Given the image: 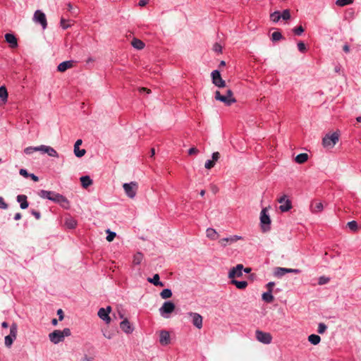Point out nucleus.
I'll return each mask as SVG.
<instances>
[{"label":"nucleus","instance_id":"1","mask_svg":"<svg viewBox=\"0 0 361 361\" xmlns=\"http://www.w3.org/2000/svg\"><path fill=\"white\" fill-rule=\"evenodd\" d=\"M215 99L224 102L227 106H230L231 104L235 102L236 101L233 97V92L231 90H227L226 94L224 95H222L219 91H216Z\"/></svg>","mask_w":361,"mask_h":361},{"label":"nucleus","instance_id":"2","mask_svg":"<svg viewBox=\"0 0 361 361\" xmlns=\"http://www.w3.org/2000/svg\"><path fill=\"white\" fill-rule=\"evenodd\" d=\"M339 140V134L334 132L332 134L326 135L322 139V145L325 148H332Z\"/></svg>","mask_w":361,"mask_h":361},{"label":"nucleus","instance_id":"3","mask_svg":"<svg viewBox=\"0 0 361 361\" xmlns=\"http://www.w3.org/2000/svg\"><path fill=\"white\" fill-rule=\"evenodd\" d=\"M18 332V325L16 323H13L10 327V334L5 336L4 343L6 347L10 348L16 339Z\"/></svg>","mask_w":361,"mask_h":361},{"label":"nucleus","instance_id":"4","mask_svg":"<svg viewBox=\"0 0 361 361\" xmlns=\"http://www.w3.org/2000/svg\"><path fill=\"white\" fill-rule=\"evenodd\" d=\"M176 308L175 304L171 301H166L159 308V314L164 318H169V314L174 311Z\"/></svg>","mask_w":361,"mask_h":361},{"label":"nucleus","instance_id":"5","mask_svg":"<svg viewBox=\"0 0 361 361\" xmlns=\"http://www.w3.org/2000/svg\"><path fill=\"white\" fill-rule=\"evenodd\" d=\"M260 223L262 224V229L266 232L270 229L271 219L267 214V208H264L260 213Z\"/></svg>","mask_w":361,"mask_h":361},{"label":"nucleus","instance_id":"6","mask_svg":"<svg viewBox=\"0 0 361 361\" xmlns=\"http://www.w3.org/2000/svg\"><path fill=\"white\" fill-rule=\"evenodd\" d=\"M123 190L126 194V195L133 199L135 197L138 185L136 182H130L129 183H124L123 185Z\"/></svg>","mask_w":361,"mask_h":361},{"label":"nucleus","instance_id":"7","mask_svg":"<svg viewBox=\"0 0 361 361\" xmlns=\"http://www.w3.org/2000/svg\"><path fill=\"white\" fill-rule=\"evenodd\" d=\"M39 196L43 199L49 200L54 202H57L59 201V197H60L61 194L55 192L54 191H49L45 190H41L39 193Z\"/></svg>","mask_w":361,"mask_h":361},{"label":"nucleus","instance_id":"8","mask_svg":"<svg viewBox=\"0 0 361 361\" xmlns=\"http://www.w3.org/2000/svg\"><path fill=\"white\" fill-rule=\"evenodd\" d=\"M255 334L257 340L264 344H269L272 341V336L269 333L257 330Z\"/></svg>","mask_w":361,"mask_h":361},{"label":"nucleus","instance_id":"9","mask_svg":"<svg viewBox=\"0 0 361 361\" xmlns=\"http://www.w3.org/2000/svg\"><path fill=\"white\" fill-rule=\"evenodd\" d=\"M212 79L214 85L218 87H224L226 82L221 78L220 72L218 70H214L212 72Z\"/></svg>","mask_w":361,"mask_h":361},{"label":"nucleus","instance_id":"10","mask_svg":"<svg viewBox=\"0 0 361 361\" xmlns=\"http://www.w3.org/2000/svg\"><path fill=\"white\" fill-rule=\"evenodd\" d=\"M278 202L281 204V205L279 206V209L282 212H288L292 208L291 202L290 200L287 199L286 195L281 196L278 200Z\"/></svg>","mask_w":361,"mask_h":361},{"label":"nucleus","instance_id":"11","mask_svg":"<svg viewBox=\"0 0 361 361\" xmlns=\"http://www.w3.org/2000/svg\"><path fill=\"white\" fill-rule=\"evenodd\" d=\"M34 21L39 23L43 29H45L47 26V18L45 14L39 10L35 12Z\"/></svg>","mask_w":361,"mask_h":361},{"label":"nucleus","instance_id":"12","mask_svg":"<svg viewBox=\"0 0 361 361\" xmlns=\"http://www.w3.org/2000/svg\"><path fill=\"white\" fill-rule=\"evenodd\" d=\"M111 307L108 306L106 308H100L98 311V316L100 319L104 320L106 324H109L111 322V318L109 317V313L111 312Z\"/></svg>","mask_w":361,"mask_h":361},{"label":"nucleus","instance_id":"13","mask_svg":"<svg viewBox=\"0 0 361 361\" xmlns=\"http://www.w3.org/2000/svg\"><path fill=\"white\" fill-rule=\"evenodd\" d=\"M243 265L241 264H237L233 267L228 272V278L234 279L235 277H240L243 275Z\"/></svg>","mask_w":361,"mask_h":361},{"label":"nucleus","instance_id":"14","mask_svg":"<svg viewBox=\"0 0 361 361\" xmlns=\"http://www.w3.org/2000/svg\"><path fill=\"white\" fill-rule=\"evenodd\" d=\"M188 315L192 318V324L200 329L202 327V317L196 312H189Z\"/></svg>","mask_w":361,"mask_h":361},{"label":"nucleus","instance_id":"15","mask_svg":"<svg viewBox=\"0 0 361 361\" xmlns=\"http://www.w3.org/2000/svg\"><path fill=\"white\" fill-rule=\"evenodd\" d=\"M49 340L54 344H57L63 341V336L60 330H55L49 334Z\"/></svg>","mask_w":361,"mask_h":361},{"label":"nucleus","instance_id":"16","mask_svg":"<svg viewBox=\"0 0 361 361\" xmlns=\"http://www.w3.org/2000/svg\"><path fill=\"white\" fill-rule=\"evenodd\" d=\"M287 273L299 274V273H300V270H299L298 269H288V268L278 267L276 269L274 274H275V276H276L278 277H281Z\"/></svg>","mask_w":361,"mask_h":361},{"label":"nucleus","instance_id":"17","mask_svg":"<svg viewBox=\"0 0 361 361\" xmlns=\"http://www.w3.org/2000/svg\"><path fill=\"white\" fill-rule=\"evenodd\" d=\"M241 238H242L241 236L235 235H232V236H230L228 238H224L219 240V243L222 247H226L228 244H232L233 243H235L236 241H238V240H240Z\"/></svg>","mask_w":361,"mask_h":361},{"label":"nucleus","instance_id":"18","mask_svg":"<svg viewBox=\"0 0 361 361\" xmlns=\"http://www.w3.org/2000/svg\"><path fill=\"white\" fill-rule=\"evenodd\" d=\"M159 343L162 345H167L170 343V335L169 331L162 330L159 334Z\"/></svg>","mask_w":361,"mask_h":361},{"label":"nucleus","instance_id":"19","mask_svg":"<svg viewBox=\"0 0 361 361\" xmlns=\"http://www.w3.org/2000/svg\"><path fill=\"white\" fill-rule=\"evenodd\" d=\"M120 327L126 334H131L133 331V328L132 327L130 322L127 319H124L120 323Z\"/></svg>","mask_w":361,"mask_h":361},{"label":"nucleus","instance_id":"20","mask_svg":"<svg viewBox=\"0 0 361 361\" xmlns=\"http://www.w3.org/2000/svg\"><path fill=\"white\" fill-rule=\"evenodd\" d=\"M82 144V140H78L74 145V153L77 157H82L85 155L86 151L84 149H80V145Z\"/></svg>","mask_w":361,"mask_h":361},{"label":"nucleus","instance_id":"21","mask_svg":"<svg viewBox=\"0 0 361 361\" xmlns=\"http://www.w3.org/2000/svg\"><path fill=\"white\" fill-rule=\"evenodd\" d=\"M6 41L9 44L11 48H16L18 47V42L14 35L6 33L5 35Z\"/></svg>","mask_w":361,"mask_h":361},{"label":"nucleus","instance_id":"22","mask_svg":"<svg viewBox=\"0 0 361 361\" xmlns=\"http://www.w3.org/2000/svg\"><path fill=\"white\" fill-rule=\"evenodd\" d=\"M16 200L20 203V207L22 209H25L28 207L29 204L27 202L26 195H18L16 197Z\"/></svg>","mask_w":361,"mask_h":361},{"label":"nucleus","instance_id":"23","mask_svg":"<svg viewBox=\"0 0 361 361\" xmlns=\"http://www.w3.org/2000/svg\"><path fill=\"white\" fill-rule=\"evenodd\" d=\"M73 61H66L59 64L57 70L59 72H64L73 66Z\"/></svg>","mask_w":361,"mask_h":361},{"label":"nucleus","instance_id":"24","mask_svg":"<svg viewBox=\"0 0 361 361\" xmlns=\"http://www.w3.org/2000/svg\"><path fill=\"white\" fill-rule=\"evenodd\" d=\"M147 281L156 286L163 287L164 286V283L160 281L158 274H154L152 278H148Z\"/></svg>","mask_w":361,"mask_h":361},{"label":"nucleus","instance_id":"25","mask_svg":"<svg viewBox=\"0 0 361 361\" xmlns=\"http://www.w3.org/2000/svg\"><path fill=\"white\" fill-rule=\"evenodd\" d=\"M56 203L59 204L61 207L66 209H69L70 207L69 201L62 195H60V197H59V201H57Z\"/></svg>","mask_w":361,"mask_h":361},{"label":"nucleus","instance_id":"26","mask_svg":"<svg viewBox=\"0 0 361 361\" xmlns=\"http://www.w3.org/2000/svg\"><path fill=\"white\" fill-rule=\"evenodd\" d=\"M80 179L82 186L84 188H87L92 184V180L88 176H81Z\"/></svg>","mask_w":361,"mask_h":361},{"label":"nucleus","instance_id":"27","mask_svg":"<svg viewBox=\"0 0 361 361\" xmlns=\"http://www.w3.org/2000/svg\"><path fill=\"white\" fill-rule=\"evenodd\" d=\"M8 92L4 86L0 87V102L5 104L7 102Z\"/></svg>","mask_w":361,"mask_h":361},{"label":"nucleus","instance_id":"28","mask_svg":"<svg viewBox=\"0 0 361 361\" xmlns=\"http://www.w3.org/2000/svg\"><path fill=\"white\" fill-rule=\"evenodd\" d=\"M206 235L207 237L210 238L211 240H216L219 237V234L217 233L216 230L212 228H209L207 229Z\"/></svg>","mask_w":361,"mask_h":361},{"label":"nucleus","instance_id":"29","mask_svg":"<svg viewBox=\"0 0 361 361\" xmlns=\"http://www.w3.org/2000/svg\"><path fill=\"white\" fill-rule=\"evenodd\" d=\"M131 44L132 46L138 49V50H141L144 47H145V44L142 41H141L140 39H138L137 38H134L133 40H132V42H131Z\"/></svg>","mask_w":361,"mask_h":361},{"label":"nucleus","instance_id":"30","mask_svg":"<svg viewBox=\"0 0 361 361\" xmlns=\"http://www.w3.org/2000/svg\"><path fill=\"white\" fill-rule=\"evenodd\" d=\"M231 283L235 285L238 289H245L247 286V282L246 281H237L235 279H232Z\"/></svg>","mask_w":361,"mask_h":361},{"label":"nucleus","instance_id":"31","mask_svg":"<svg viewBox=\"0 0 361 361\" xmlns=\"http://www.w3.org/2000/svg\"><path fill=\"white\" fill-rule=\"evenodd\" d=\"M324 209L323 204L322 202L312 203L311 205V211L313 213H317L322 212Z\"/></svg>","mask_w":361,"mask_h":361},{"label":"nucleus","instance_id":"32","mask_svg":"<svg viewBox=\"0 0 361 361\" xmlns=\"http://www.w3.org/2000/svg\"><path fill=\"white\" fill-rule=\"evenodd\" d=\"M262 300L266 302L271 303L274 301V296L272 295L271 290H268L262 294Z\"/></svg>","mask_w":361,"mask_h":361},{"label":"nucleus","instance_id":"33","mask_svg":"<svg viewBox=\"0 0 361 361\" xmlns=\"http://www.w3.org/2000/svg\"><path fill=\"white\" fill-rule=\"evenodd\" d=\"M65 225L68 228H74L77 225V221L72 217L66 218L65 220Z\"/></svg>","mask_w":361,"mask_h":361},{"label":"nucleus","instance_id":"34","mask_svg":"<svg viewBox=\"0 0 361 361\" xmlns=\"http://www.w3.org/2000/svg\"><path fill=\"white\" fill-rule=\"evenodd\" d=\"M143 257H144L143 255L141 252H137L133 256V264L134 265H139V264H140V263L142 262V261L143 259Z\"/></svg>","mask_w":361,"mask_h":361},{"label":"nucleus","instance_id":"35","mask_svg":"<svg viewBox=\"0 0 361 361\" xmlns=\"http://www.w3.org/2000/svg\"><path fill=\"white\" fill-rule=\"evenodd\" d=\"M308 159V155L306 153H301L296 156L295 161L298 164H302L305 162Z\"/></svg>","mask_w":361,"mask_h":361},{"label":"nucleus","instance_id":"36","mask_svg":"<svg viewBox=\"0 0 361 361\" xmlns=\"http://www.w3.org/2000/svg\"><path fill=\"white\" fill-rule=\"evenodd\" d=\"M308 341L313 345H317L319 343L321 338L317 334H311L308 336Z\"/></svg>","mask_w":361,"mask_h":361},{"label":"nucleus","instance_id":"37","mask_svg":"<svg viewBox=\"0 0 361 361\" xmlns=\"http://www.w3.org/2000/svg\"><path fill=\"white\" fill-rule=\"evenodd\" d=\"M162 299H167L172 296V291L169 288H165L160 293Z\"/></svg>","mask_w":361,"mask_h":361},{"label":"nucleus","instance_id":"38","mask_svg":"<svg viewBox=\"0 0 361 361\" xmlns=\"http://www.w3.org/2000/svg\"><path fill=\"white\" fill-rule=\"evenodd\" d=\"M270 19L274 23H277L281 19V13L278 11L273 12L270 14Z\"/></svg>","mask_w":361,"mask_h":361},{"label":"nucleus","instance_id":"39","mask_svg":"<svg viewBox=\"0 0 361 361\" xmlns=\"http://www.w3.org/2000/svg\"><path fill=\"white\" fill-rule=\"evenodd\" d=\"M283 36L279 31L274 32L271 35V39L274 42H276L282 39Z\"/></svg>","mask_w":361,"mask_h":361},{"label":"nucleus","instance_id":"40","mask_svg":"<svg viewBox=\"0 0 361 361\" xmlns=\"http://www.w3.org/2000/svg\"><path fill=\"white\" fill-rule=\"evenodd\" d=\"M49 157H59L58 152L51 147L49 146L47 153Z\"/></svg>","mask_w":361,"mask_h":361},{"label":"nucleus","instance_id":"41","mask_svg":"<svg viewBox=\"0 0 361 361\" xmlns=\"http://www.w3.org/2000/svg\"><path fill=\"white\" fill-rule=\"evenodd\" d=\"M353 0H337L336 4L338 6H344L352 4Z\"/></svg>","mask_w":361,"mask_h":361},{"label":"nucleus","instance_id":"42","mask_svg":"<svg viewBox=\"0 0 361 361\" xmlns=\"http://www.w3.org/2000/svg\"><path fill=\"white\" fill-rule=\"evenodd\" d=\"M281 18L285 20H289L290 18V11L288 9L283 10L282 13H281Z\"/></svg>","mask_w":361,"mask_h":361},{"label":"nucleus","instance_id":"43","mask_svg":"<svg viewBox=\"0 0 361 361\" xmlns=\"http://www.w3.org/2000/svg\"><path fill=\"white\" fill-rule=\"evenodd\" d=\"M35 152H38V150H37V147H27L24 149L25 154L28 155L32 154Z\"/></svg>","mask_w":361,"mask_h":361},{"label":"nucleus","instance_id":"44","mask_svg":"<svg viewBox=\"0 0 361 361\" xmlns=\"http://www.w3.org/2000/svg\"><path fill=\"white\" fill-rule=\"evenodd\" d=\"M326 329H327V326L325 324L319 323L318 325L317 332L319 334H322L326 331Z\"/></svg>","mask_w":361,"mask_h":361},{"label":"nucleus","instance_id":"45","mask_svg":"<svg viewBox=\"0 0 361 361\" xmlns=\"http://www.w3.org/2000/svg\"><path fill=\"white\" fill-rule=\"evenodd\" d=\"M347 225L351 231H355L357 229V223L355 221H349Z\"/></svg>","mask_w":361,"mask_h":361},{"label":"nucleus","instance_id":"46","mask_svg":"<svg viewBox=\"0 0 361 361\" xmlns=\"http://www.w3.org/2000/svg\"><path fill=\"white\" fill-rule=\"evenodd\" d=\"M293 31L295 35L299 36V35H302V33L304 32V28L302 25H300L298 27H295L293 30Z\"/></svg>","mask_w":361,"mask_h":361},{"label":"nucleus","instance_id":"47","mask_svg":"<svg viewBox=\"0 0 361 361\" xmlns=\"http://www.w3.org/2000/svg\"><path fill=\"white\" fill-rule=\"evenodd\" d=\"M329 281V278L326 277L324 276H320L318 280V283L319 285H324L328 283Z\"/></svg>","mask_w":361,"mask_h":361},{"label":"nucleus","instance_id":"48","mask_svg":"<svg viewBox=\"0 0 361 361\" xmlns=\"http://www.w3.org/2000/svg\"><path fill=\"white\" fill-rule=\"evenodd\" d=\"M66 6L68 11L74 15H77L78 9L76 8H73L71 3L67 4Z\"/></svg>","mask_w":361,"mask_h":361},{"label":"nucleus","instance_id":"49","mask_svg":"<svg viewBox=\"0 0 361 361\" xmlns=\"http://www.w3.org/2000/svg\"><path fill=\"white\" fill-rule=\"evenodd\" d=\"M298 49L300 52L304 53L306 51V46L302 42H299L298 43Z\"/></svg>","mask_w":361,"mask_h":361},{"label":"nucleus","instance_id":"50","mask_svg":"<svg viewBox=\"0 0 361 361\" xmlns=\"http://www.w3.org/2000/svg\"><path fill=\"white\" fill-rule=\"evenodd\" d=\"M214 165H215V163L214 162V161L207 160L205 163L204 167L207 169H211L212 168H213L214 166Z\"/></svg>","mask_w":361,"mask_h":361},{"label":"nucleus","instance_id":"51","mask_svg":"<svg viewBox=\"0 0 361 361\" xmlns=\"http://www.w3.org/2000/svg\"><path fill=\"white\" fill-rule=\"evenodd\" d=\"M107 232H108V235L106 236V240L109 241V242H111L114 240V238H115L116 236V233L114 232H111L109 230H107Z\"/></svg>","mask_w":361,"mask_h":361},{"label":"nucleus","instance_id":"52","mask_svg":"<svg viewBox=\"0 0 361 361\" xmlns=\"http://www.w3.org/2000/svg\"><path fill=\"white\" fill-rule=\"evenodd\" d=\"M48 148H49V146L42 145L37 147V150L42 152V153L47 154Z\"/></svg>","mask_w":361,"mask_h":361},{"label":"nucleus","instance_id":"53","mask_svg":"<svg viewBox=\"0 0 361 361\" xmlns=\"http://www.w3.org/2000/svg\"><path fill=\"white\" fill-rule=\"evenodd\" d=\"M60 23L63 29H67L70 27V25L66 23V19L63 18H61Z\"/></svg>","mask_w":361,"mask_h":361},{"label":"nucleus","instance_id":"54","mask_svg":"<svg viewBox=\"0 0 361 361\" xmlns=\"http://www.w3.org/2000/svg\"><path fill=\"white\" fill-rule=\"evenodd\" d=\"M8 204L5 202L3 197H0V209H6Z\"/></svg>","mask_w":361,"mask_h":361},{"label":"nucleus","instance_id":"55","mask_svg":"<svg viewBox=\"0 0 361 361\" xmlns=\"http://www.w3.org/2000/svg\"><path fill=\"white\" fill-rule=\"evenodd\" d=\"M62 332V335L63 336V338L66 336H69L71 335V330L68 328H65L63 331H61Z\"/></svg>","mask_w":361,"mask_h":361},{"label":"nucleus","instance_id":"56","mask_svg":"<svg viewBox=\"0 0 361 361\" xmlns=\"http://www.w3.org/2000/svg\"><path fill=\"white\" fill-rule=\"evenodd\" d=\"M199 152V150L196 148V147H191L190 149H189L188 150V154L189 155H193V154H196Z\"/></svg>","mask_w":361,"mask_h":361},{"label":"nucleus","instance_id":"57","mask_svg":"<svg viewBox=\"0 0 361 361\" xmlns=\"http://www.w3.org/2000/svg\"><path fill=\"white\" fill-rule=\"evenodd\" d=\"M20 174L25 178L29 177V173L27 171L26 169H21L19 171Z\"/></svg>","mask_w":361,"mask_h":361},{"label":"nucleus","instance_id":"58","mask_svg":"<svg viewBox=\"0 0 361 361\" xmlns=\"http://www.w3.org/2000/svg\"><path fill=\"white\" fill-rule=\"evenodd\" d=\"M220 157V154L218 152H214L212 154V161L215 163V161H218Z\"/></svg>","mask_w":361,"mask_h":361},{"label":"nucleus","instance_id":"59","mask_svg":"<svg viewBox=\"0 0 361 361\" xmlns=\"http://www.w3.org/2000/svg\"><path fill=\"white\" fill-rule=\"evenodd\" d=\"M31 214L36 218V219L39 220L41 218V214L39 212L35 210H32Z\"/></svg>","mask_w":361,"mask_h":361},{"label":"nucleus","instance_id":"60","mask_svg":"<svg viewBox=\"0 0 361 361\" xmlns=\"http://www.w3.org/2000/svg\"><path fill=\"white\" fill-rule=\"evenodd\" d=\"M213 49L216 52H221V46L220 44H219L218 43H216L214 45Z\"/></svg>","mask_w":361,"mask_h":361},{"label":"nucleus","instance_id":"61","mask_svg":"<svg viewBox=\"0 0 361 361\" xmlns=\"http://www.w3.org/2000/svg\"><path fill=\"white\" fill-rule=\"evenodd\" d=\"M103 336L108 339H111L113 338L114 334L111 332L103 331Z\"/></svg>","mask_w":361,"mask_h":361},{"label":"nucleus","instance_id":"62","mask_svg":"<svg viewBox=\"0 0 361 361\" xmlns=\"http://www.w3.org/2000/svg\"><path fill=\"white\" fill-rule=\"evenodd\" d=\"M57 314L59 315V319L61 321L63 319V312L61 309H59L57 311Z\"/></svg>","mask_w":361,"mask_h":361},{"label":"nucleus","instance_id":"63","mask_svg":"<svg viewBox=\"0 0 361 361\" xmlns=\"http://www.w3.org/2000/svg\"><path fill=\"white\" fill-rule=\"evenodd\" d=\"M274 285H275L274 282H269L267 284V287L268 288V290H271L272 291V289H273Z\"/></svg>","mask_w":361,"mask_h":361},{"label":"nucleus","instance_id":"64","mask_svg":"<svg viewBox=\"0 0 361 361\" xmlns=\"http://www.w3.org/2000/svg\"><path fill=\"white\" fill-rule=\"evenodd\" d=\"M29 177H30L35 182L39 180V178L37 176H35L34 173H30Z\"/></svg>","mask_w":361,"mask_h":361}]
</instances>
